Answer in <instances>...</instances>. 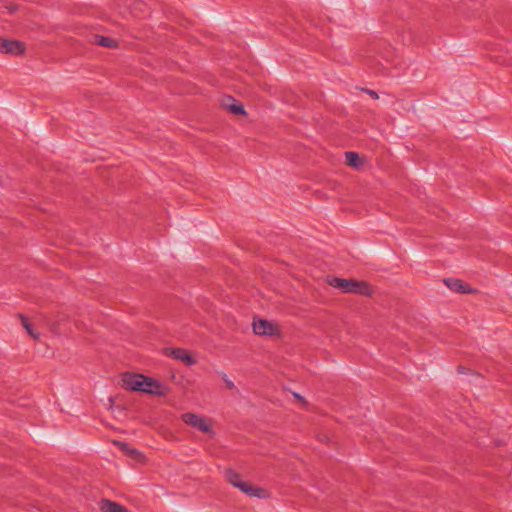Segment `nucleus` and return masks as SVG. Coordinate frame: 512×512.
<instances>
[{"label":"nucleus","mask_w":512,"mask_h":512,"mask_svg":"<svg viewBox=\"0 0 512 512\" xmlns=\"http://www.w3.org/2000/svg\"><path fill=\"white\" fill-rule=\"evenodd\" d=\"M446 285L455 292L467 293L469 292L468 285L458 279H449L445 281Z\"/></svg>","instance_id":"9"},{"label":"nucleus","mask_w":512,"mask_h":512,"mask_svg":"<svg viewBox=\"0 0 512 512\" xmlns=\"http://www.w3.org/2000/svg\"><path fill=\"white\" fill-rule=\"evenodd\" d=\"M229 109L231 112H233L234 114H243L244 113V108L241 104H238V103H233L229 106Z\"/></svg>","instance_id":"13"},{"label":"nucleus","mask_w":512,"mask_h":512,"mask_svg":"<svg viewBox=\"0 0 512 512\" xmlns=\"http://www.w3.org/2000/svg\"><path fill=\"white\" fill-rule=\"evenodd\" d=\"M227 386L228 388L232 389L234 387V384L231 381H227Z\"/></svg>","instance_id":"15"},{"label":"nucleus","mask_w":512,"mask_h":512,"mask_svg":"<svg viewBox=\"0 0 512 512\" xmlns=\"http://www.w3.org/2000/svg\"><path fill=\"white\" fill-rule=\"evenodd\" d=\"M0 52L19 55L24 52V45L16 40L0 39Z\"/></svg>","instance_id":"6"},{"label":"nucleus","mask_w":512,"mask_h":512,"mask_svg":"<svg viewBox=\"0 0 512 512\" xmlns=\"http://www.w3.org/2000/svg\"><path fill=\"white\" fill-rule=\"evenodd\" d=\"M330 284L345 293H358L361 295H371L372 293L371 286L364 281L334 278Z\"/></svg>","instance_id":"3"},{"label":"nucleus","mask_w":512,"mask_h":512,"mask_svg":"<svg viewBox=\"0 0 512 512\" xmlns=\"http://www.w3.org/2000/svg\"><path fill=\"white\" fill-rule=\"evenodd\" d=\"M370 94H371V96H376V93L373 91H371Z\"/></svg>","instance_id":"16"},{"label":"nucleus","mask_w":512,"mask_h":512,"mask_svg":"<svg viewBox=\"0 0 512 512\" xmlns=\"http://www.w3.org/2000/svg\"><path fill=\"white\" fill-rule=\"evenodd\" d=\"M345 160L347 165L354 168H359L362 164V160L356 152H346Z\"/></svg>","instance_id":"10"},{"label":"nucleus","mask_w":512,"mask_h":512,"mask_svg":"<svg viewBox=\"0 0 512 512\" xmlns=\"http://www.w3.org/2000/svg\"><path fill=\"white\" fill-rule=\"evenodd\" d=\"M181 419L188 426L207 435H213V422L210 418L189 412L182 414Z\"/></svg>","instance_id":"4"},{"label":"nucleus","mask_w":512,"mask_h":512,"mask_svg":"<svg viewBox=\"0 0 512 512\" xmlns=\"http://www.w3.org/2000/svg\"><path fill=\"white\" fill-rule=\"evenodd\" d=\"M253 331L259 336H277L280 334L279 326L273 322L265 319H254Z\"/></svg>","instance_id":"5"},{"label":"nucleus","mask_w":512,"mask_h":512,"mask_svg":"<svg viewBox=\"0 0 512 512\" xmlns=\"http://www.w3.org/2000/svg\"><path fill=\"white\" fill-rule=\"evenodd\" d=\"M226 479L231 485L249 496H255L258 498H263L266 496L265 490L254 487L250 482L242 479V477L233 470H227Z\"/></svg>","instance_id":"2"},{"label":"nucleus","mask_w":512,"mask_h":512,"mask_svg":"<svg viewBox=\"0 0 512 512\" xmlns=\"http://www.w3.org/2000/svg\"><path fill=\"white\" fill-rule=\"evenodd\" d=\"M97 44L103 47H115V41L111 38L107 37H98Z\"/></svg>","instance_id":"12"},{"label":"nucleus","mask_w":512,"mask_h":512,"mask_svg":"<svg viewBox=\"0 0 512 512\" xmlns=\"http://www.w3.org/2000/svg\"><path fill=\"white\" fill-rule=\"evenodd\" d=\"M169 355L185 363L186 365H193L196 362L195 359L191 356V354L185 349H171L169 350Z\"/></svg>","instance_id":"7"},{"label":"nucleus","mask_w":512,"mask_h":512,"mask_svg":"<svg viewBox=\"0 0 512 512\" xmlns=\"http://www.w3.org/2000/svg\"><path fill=\"white\" fill-rule=\"evenodd\" d=\"M122 386L131 391H140L153 395H165L167 387L159 381L142 374L125 373L122 375Z\"/></svg>","instance_id":"1"},{"label":"nucleus","mask_w":512,"mask_h":512,"mask_svg":"<svg viewBox=\"0 0 512 512\" xmlns=\"http://www.w3.org/2000/svg\"><path fill=\"white\" fill-rule=\"evenodd\" d=\"M100 509L103 512H128L122 505L107 499L100 502Z\"/></svg>","instance_id":"8"},{"label":"nucleus","mask_w":512,"mask_h":512,"mask_svg":"<svg viewBox=\"0 0 512 512\" xmlns=\"http://www.w3.org/2000/svg\"><path fill=\"white\" fill-rule=\"evenodd\" d=\"M129 453L135 460L144 461V456L140 452L136 450H130Z\"/></svg>","instance_id":"14"},{"label":"nucleus","mask_w":512,"mask_h":512,"mask_svg":"<svg viewBox=\"0 0 512 512\" xmlns=\"http://www.w3.org/2000/svg\"><path fill=\"white\" fill-rule=\"evenodd\" d=\"M21 321H22V325L23 327L26 329V331L28 332V334L33 338V339H38L39 335L37 333H35L32 329V325L30 324V322L27 320V318L21 316Z\"/></svg>","instance_id":"11"}]
</instances>
